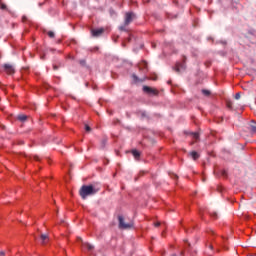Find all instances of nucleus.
Here are the masks:
<instances>
[{
  "label": "nucleus",
  "instance_id": "obj_1",
  "mask_svg": "<svg viewBox=\"0 0 256 256\" xmlns=\"http://www.w3.org/2000/svg\"><path fill=\"white\" fill-rule=\"evenodd\" d=\"M99 189H96L93 185H83L79 190V195L82 199H87L91 195H95Z\"/></svg>",
  "mask_w": 256,
  "mask_h": 256
},
{
  "label": "nucleus",
  "instance_id": "obj_2",
  "mask_svg": "<svg viewBox=\"0 0 256 256\" xmlns=\"http://www.w3.org/2000/svg\"><path fill=\"white\" fill-rule=\"evenodd\" d=\"M119 221V229H133L134 223L130 221L129 223H125V218L122 215L118 216Z\"/></svg>",
  "mask_w": 256,
  "mask_h": 256
},
{
  "label": "nucleus",
  "instance_id": "obj_3",
  "mask_svg": "<svg viewBox=\"0 0 256 256\" xmlns=\"http://www.w3.org/2000/svg\"><path fill=\"white\" fill-rule=\"evenodd\" d=\"M185 63H187V56H183V63H177L174 67L176 73H181L182 70H185Z\"/></svg>",
  "mask_w": 256,
  "mask_h": 256
},
{
  "label": "nucleus",
  "instance_id": "obj_4",
  "mask_svg": "<svg viewBox=\"0 0 256 256\" xmlns=\"http://www.w3.org/2000/svg\"><path fill=\"white\" fill-rule=\"evenodd\" d=\"M143 91H144V93H147L148 95H154L155 97H157V95H159V90H157L156 88L149 87V86H143Z\"/></svg>",
  "mask_w": 256,
  "mask_h": 256
},
{
  "label": "nucleus",
  "instance_id": "obj_5",
  "mask_svg": "<svg viewBox=\"0 0 256 256\" xmlns=\"http://www.w3.org/2000/svg\"><path fill=\"white\" fill-rule=\"evenodd\" d=\"M133 19H135V13L127 12L125 14V21H124L125 27H127V25L131 24L133 22Z\"/></svg>",
  "mask_w": 256,
  "mask_h": 256
},
{
  "label": "nucleus",
  "instance_id": "obj_6",
  "mask_svg": "<svg viewBox=\"0 0 256 256\" xmlns=\"http://www.w3.org/2000/svg\"><path fill=\"white\" fill-rule=\"evenodd\" d=\"M138 68H139V71H143L144 73H148L149 72V64L145 60H142L138 64Z\"/></svg>",
  "mask_w": 256,
  "mask_h": 256
},
{
  "label": "nucleus",
  "instance_id": "obj_7",
  "mask_svg": "<svg viewBox=\"0 0 256 256\" xmlns=\"http://www.w3.org/2000/svg\"><path fill=\"white\" fill-rule=\"evenodd\" d=\"M3 69L7 75H14L15 68L11 64H4Z\"/></svg>",
  "mask_w": 256,
  "mask_h": 256
},
{
  "label": "nucleus",
  "instance_id": "obj_8",
  "mask_svg": "<svg viewBox=\"0 0 256 256\" xmlns=\"http://www.w3.org/2000/svg\"><path fill=\"white\" fill-rule=\"evenodd\" d=\"M132 78L135 81V83L143 82L146 79V78H144V79L140 80L139 77L135 74L132 75ZM147 79H150V81H157V75L154 74L153 76H151Z\"/></svg>",
  "mask_w": 256,
  "mask_h": 256
},
{
  "label": "nucleus",
  "instance_id": "obj_9",
  "mask_svg": "<svg viewBox=\"0 0 256 256\" xmlns=\"http://www.w3.org/2000/svg\"><path fill=\"white\" fill-rule=\"evenodd\" d=\"M103 33H105L104 28H99V29H93L92 30V36L93 37H100V35H103Z\"/></svg>",
  "mask_w": 256,
  "mask_h": 256
},
{
  "label": "nucleus",
  "instance_id": "obj_10",
  "mask_svg": "<svg viewBox=\"0 0 256 256\" xmlns=\"http://www.w3.org/2000/svg\"><path fill=\"white\" fill-rule=\"evenodd\" d=\"M131 153L134 159H136V161H139V159L141 158V152L138 150H132Z\"/></svg>",
  "mask_w": 256,
  "mask_h": 256
},
{
  "label": "nucleus",
  "instance_id": "obj_11",
  "mask_svg": "<svg viewBox=\"0 0 256 256\" xmlns=\"http://www.w3.org/2000/svg\"><path fill=\"white\" fill-rule=\"evenodd\" d=\"M40 239L43 245H47V243H49V236L45 234H41Z\"/></svg>",
  "mask_w": 256,
  "mask_h": 256
},
{
  "label": "nucleus",
  "instance_id": "obj_12",
  "mask_svg": "<svg viewBox=\"0 0 256 256\" xmlns=\"http://www.w3.org/2000/svg\"><path fill=\"white\" fill-rule=\"evenodd\" d=\"M83 249H87V251H93V246L89 243H82Z\"/></svg>",
  "mask_w": 256,
  "mask_h": 256
},
{
  "label": "nucleus",
  "instance_id": "obj_13",
  "mask_svg": "<svg viewBox=\"0 0 256 256\" xmlns=\"http://www.w3.org/2000/svg\"><path fill=\"white\" fill-rule=\"evenodd\" d=\"M190 155H191V157H192V159L194 160V161H197V159H199V153H197V151H192L191 153H190Z\"/></svg>",
  "mask_w": 256,
  "mask_h": 256
},
{
  "label": "nucleus",
  "instance_id": "obj_14",
  "mask_svg": "<svg viewBox=\"0 0 256 256\" xmlns=\"http://www.w3.org/2000/svg\"><path fill=\"white\" fill-rule=\"evenodd\" d=\"M0 9L1 11H8L7 4L3 3V1L0 0Z\"/></svg>",
  "mask_w": 256,
  "mask_h": 256
},
{
  "label": "nucleus",
  "instance_id": "obj_15",
  "mask_svg": "<svg viewBox=\"0 0 256 256\" xmlns=\"http://www.w3.org/2000/svg\"><path fill=\"white\" fill-rule=\"evenodd\" d=\"M250 131H252V133H256V123L252 122L250 124Z\"/></svg>",
  "mask_w": 256,
  "mask_h": 256
},
{
  "label": "nucleus",
  "instance_id": "obj_16",
  "mask_svg": "<svg viewBox=\"0 0 256 256\" xmlns=\"http://www.w3.org/2000/svg\"><path fill=\"white\" fill-rule=\"evenodd\" d=\"M47 35H48V37H50V39H55V32H53V31H48V32H47Z\"/></svg>",
  "mask_w": 256,
  "mask_h": 256
},
{
  "label": "nucleus",
  "instance_id": "obj_17",
  "mask_svg": "<svg viewBox=\"0 0 256 256\" xmlns=\"http://www.w3.org/2000/svg\"><path fill=\"white\" fill-rule=\"evenodd\" d=\"M18 120L19 121H27V115H19Z\"/></svg>",
  "mask_w": 256,
  "mask_h": 256
},
{
  "label": "nucleus",
  "instance_id": "obj_18",
  "mask_svg": "<svg viewBox=\"0 0 256 256\" xmlns=\"http://www.w3.org/2000/svg\"><path fill=\"white\" fill-rule=\"evenodd\" d=\"M203 95H206V97H209L211 95V92L209 90H202Z\"/></svg>",
  "mask_w": 256,
  "mask_h": 256
},
{
  "label": "nucleus",
  "instance_id": "obj_19",
  "mask_svg": "<svg viewBox=\"0 0 256 256\" xmlns=\"http://www.w3.org/2000/svg\"><path fill=\"white\" fill-rule=\"evenodd\" d=\"M221 175L222 177H224L225 179H227V170H221Z\"/></svg>",
  "mask_w": 256,
  "mask_h": 256
},
{
  "label": "nucleus",
  "instance_id": "obj_20",
  "mask_svg": "<svg viewBox=\"0 0 256 256\" xmlns=\"http://www.w3.org/2000/svg\"><path fill=\"white\" fill-rule=\"evenodd\" d=\"M226 105H227L228 109H232L233 108V102H231V101H228L226 103Z\"/></svg>",
  "mask_w": 256,
  "mask_h": 256
},
{
  "label": "nucleus",
  "instance_id": "obj_21",
  "mask_svg": "<svg viewBox=\"0 0 256 256\" xmlns=\"http://www.w3.org/2000/svg\"><path fill=\"white\" fill-rule=\"evenodd\" d=\"M192 135H193V139H195V141H197L199 139V133L195 132Z\"/></svg>",
  "mask_w": 256,
  "mask_h": 256
},
{
  "label": "nucleus",
  "instance_id": "obj_22",
  "mask_svg": "<svg viewBox=\"0 0 256 256\" xmlns=\"http://www.w3.org/2000/svg\"><path fill=\"white\" fill-rule=\"evenodd\" d=\"M85 131H87V133H89V131H91V127L89 125H85Z\"/></svg>",
  "mask_w": 256,
  "mask_h": 256
},
{
  "label": "nucleus",
  "instance_id": "obj_23",
  "mask_svg": "<svg viewBox=\"0 0 256 256\" xmlns=\"http://www.w3.org/2000/svg\"><path fill=\"white\" fill-rule=\"evenodd\" d=\"M235 99H241V93H239V92L236 93V94H235Z\"/></svg>",
  "mask_w": 256,
  "mask_h": 256
},
{
  "label": "nucleus",
  "instance_id": "obj_24",
  "mask_svg": "<svg viewBox=\"0 0 256 256\" xmlns=\"http://www.w3.org/2000/svg\"><path fill=\"white\" fill-rule=\"evenodd\" d=\"M208 233H209V235H211V237H213L215 235V231H213V230H209Z\"/></svg>",
  "mask_w": 256,
  "mask_h": 256
},
{
  "label": "nucleus",
  "instance_id": "obj_25",
  "mask_svg": "<svg viewBox=\"0 0 256 256\" xmlns=\"http://www.w3.org/2000/svg\"><path fill=\"white\" fill-rule=\"evenodd\" d=\"M34 161H41V158H39V156H34Z\"/></svg>",
  "mask_w": 256,
  "mask_h": 256
},
{
  "label": "nucleus",
  "instance_id": "obj_26",
  "mask_svg": "<svg viewBox=\"0 0 256 256\" xmlns=\"http://www.w3.org/2000/svg\"><path fill=\"white\" fill-rule=\"evenodd\" d=\"M70 44H71V45H77V41L71 40Z\"/></svg>",
  "mask_w": 256,
  "mask_h": 256
},
{
  "label": "nucleus",
  "instance_id": "obj_27",
  "mask_svg": "<svg viewBox=\"0 0 256 256\" xmlns=\"http://www.w3.org/2000/svg\"><path fill=\"white\" fill-rule=\"evenodd\" d=\"M211 217H213L214 219H217V213H212Z\"/></svg>",
  "mask_w": 256,
  "mask_h": 256
},
{
  "label": "nucleus",
  "instance_id": "obj_28",
  "mask_svg": "<svg viewBox=\"0 0 256 256\" xmlns=\"http://www.w3.org/2000/svg\"><path fill=\"white\" fill-rule=\"evenodd\" d=\"M154 225H155V227H159L161 225V223L156 222Z\"/></svg>",
  "mask_w": 256,
  "mask_h": 256
},
{
  "label": "nucleus",
  "instance_id": "obj_29",
  "mask_svg": "<svg viewBox=\"0 0 256 256\" xmlns=\"http://www.w3.org/2000/svg\"><path fill=\"white\" fill-rule=\"evenodd\" d=\"M209 249H213V243L209 244Z\"/></svg>",
  "mask_w": 256,
  "mask_h": 256
},
{
  "label": "nucleus",
  "instance_id": "obj_30",
  "mask_svg": "<svg viewBox=\"0 0 256 256\" xmlns=\"http://www.w3.org/2000/svg\"><path fill=\"white\" fill-rule=\"evenodd\" d=\"M0 256H5V252H4V251H1V252H0Z\"/></svg>",
  "mask_w": 256,
  "mask_h": 256
},
{
  "label": "nucleus",
  "instance_id": "obj_31",
  "mask_svg": "<svg viewBox=\"0 0 256 256\" xmlns=\"http://www.w3.org/2000/svg\"><path fill=\"white\" fill-rule=\"evenodd\" d=\"M53 69H54L55 71H57V69H58L57 65H54V66H53Z\"/></svg>",
  "mask_w": 256,
  "mask_h": 256
},
{
  "label": "nucleus",
  "instance_id": "obj_32",
  "mask_svg": "<svg viewBox=\"0 0 256 256\" xmlns=\"http://www.w3.org/2000/svg\"><path fill=\"white\" fill-rule=\"evenodd\" d=\"M121 31H125V27L121 26L120 27Z\"/></svg>",
  "mask_w": 256,
  "mask_h": 256
},
{
  "label": "nucleus",
  "instance_id": "obj_33",
  "mask_svg": "<svg viewBox=\"0 0 256 256\" xmlns=\"http://www.w3.org/2000/svg\"><path fill=\"white\" fill-rule=\"evenodd\" d=\"M129 41H131V37H128L127 42L129 43Z\"/></svg>",
  "mask_w": 256,
  "mask_h": 256
},
{
  "label": "nucleus",
  "instance_id": "obj_34",
  "mask_svg": "<svg viewBox=\"0 0 256 256\" xmlns=\"http://www.w3.org/2000/svg\"><path fill=\"white\" fill-rule=\"evenodd\" d=\"M122 45H123V47H125V42Z\"/></svg>",
  "mask_w": 256,
  "mask_h": 256
},
{
  "label": "nucleus",
  "instance_id": "obj_35",
  "mask_svg": "<svg viewBox=\"0 0 256 256\" xmlns=\"http://www.w3.org/2000/svg\"><path fill=\"white\" fill-rule=\"evenodd\" d=\"M78 241H82L81 238H78Z\"/></svg>",
  "mask_w": 256,
  "mask_h": 256
}]
</instances>
